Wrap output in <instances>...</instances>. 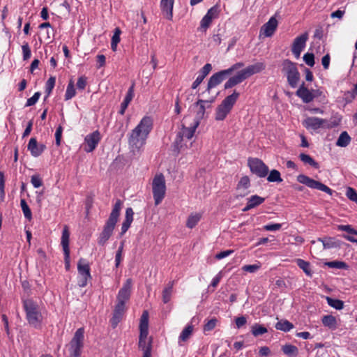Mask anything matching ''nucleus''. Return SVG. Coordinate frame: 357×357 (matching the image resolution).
Masks as SVG:
<instances>
[{"label": "nucleus", "instance_id": "1", "mask_svg": "<svg viewBox=\"0 0 357 357\" xmlns=\"http://www.w3.org/2000/svg\"><path fill=\"white\" fill-rule=\"evenodd\" d=\"M153 128V119L149 116H144L128 135V144L130 146L137 151L142 148L146 144Z\"/></svg>", "mask_w": 357, "mask_h": 357}, {"label": "nucleus", "instance_id": "2", "mask_svg": "<svg viewBox=\"0 0 357 357\" xmlns=\"http://www.w3.org/2000/svg\"><path fill=\"white\" fill-rule=\"evenodd\" d=\"M132 285V280L128 278L117 294V303L114 306L112 317L110 319L112 328H115L117 326L126 310V303L130 298Z\"/></svg>", "mask_w": 357, "mask_h": 357}, {"label": "nucleus", "instance_id": "3", "mask_svg": "<svg viewBox=\"0 0 357 357\" xmlns=\"http://www.w3.org/2000/svg\"><path fill=\"white\" fill-rule=\"evenodd\" d=\"M266 68V65L264 62H257L252 65L248 66L246 68L238 71L235 75L229 78L225 83V89H231L241 83L244 80L251 77L252 75L259 73Z\"/></svg>", "mask_w": 357, "mask_h": 357}, {"label": "nucleus", "instance_id": "4", "mask_svg": "<svg viewBox=\"0 0 357 357\" xmlns=\"http://www.w3.org/2000/svg\"><path fill=\"white\" fill-rule=\"evenodd\" d=\"M149 334V312L144 310L140 318L138 348L144 351L142 357H151L153 337L146 339Z\"/></svg>", "mask_w": 357, "mask_h": 357}, {"label": "nucleus", "instance_id": "5", "mask_svg": "<svg viewBox=\"0 0 357 357\" xmlns=\"http://www.w3.org/2000/svg\"><path fill=\"white\" fill-rule=\"evenodd\" d=\"M23 307L28 323L36 328H40L43 316L38 305L32 299H26L23 301Z\"/></svg>", "mask_w": 357, "mask_h": 357}, {"label": "nucleus", "instance_id": "6", "mask_svg": "<svg viewBox=\"0 0 357 357\" xmlns=\"http://www.w3.org/2000/svg\"><path fill=\"white\" fill-rule=\"evenodd\" d=\"M239 96L240 93L234 90L231 95L227 96L223 99L215 109V119L216 121H223L226 119L236 102Z\"/></svg>", "mask_w": 357, "mask_h": 357}, {"label": "nucleus", "instance_id": "7", "mask_svg": "<svg viewBox=\"0 0 357 357\" xmlns=\"http://www.w3.org/2000/svg\"><path fill=\"white\" fill-rule=\"evenodd\" d=\"M152 192L155 204H160L166 194L165 178L162 173L155 175L152 181Z\"/></svg>", "mask_w": 357, "mask_h": 357}, {"label": "nucleus", "instance_id": "8", "mask_svg": "<svg viewBox=\"0 0 357 357\" xmlns=\"http://www.w3.org/2000/svg\"><path fill=\"white\" fill-rule=\"evenodd\" d=\"M282 72L287 76V82L292 88H296L300 80V73L296 63L285 59L282 62Z\"/></svg>", "mask_w": 357, "mask_h": 357}, {"label": "nucleus", "instance_id": "9", "mask_svg": "<svg viewBox=\"0 0 357 357\" xmlns=\"http://www.w3.org/2000/svg\"><path fill=\"white\" fill-rule=\"evenodd\" d=\"M337 123L329 122L327 119L319 117H307L303 121V126L307 130H317L319 128L331 129L337 126Z\"/></svg>", "mask_w": 357, "mask_h": 357}, {"label": "nucleus", "instance_id": "10", "mask_svg": "<svg viewBox=\"0 0 357 357\" xmlns=\"http://www.w3.org/2000/svg\"><path fill=\"white\" fill-rule=\"evenodd\" d=\"M297 181L307 187L312 189H317L321 191H323L330 195H332L333 190H331L329 187L324 185V183L314 180L313 178H310L309 176L304 174H299L297 176Z\"/></svg>", "mask_w": 357, "mask_h": 357}, {"label": "nucleus", "instance_id": "11", "mask_svg": "<svg viewBox=\"0 0 357 357\" xmlns=\"http://www.w3.org/2000/svg\"><path fill=\"white\" fill-rule=\"evenodd\" d=\"M248 165L250 171L260 178L266 176L268 173V166L260 159L249 158Z\"/></svg>", "mask_w": 357, "mask_h": 357}, {"label": "nucleus", "instance_id": "12", "mask_svg": "<svg viewBox=\"0 0 357 357\" xmlns=\"http://www.w3.org/2000/svg\"><path fill=\"white\" fill-rule=\"evenodd\" d=\"M101 140V135L98 130L87 135L84 138L83 149L86 153L93 151Z\"/></svg>", "mask_w": 357, "mask_h": 357}, {"label": "nucleus", "instance_id": "13", "mask_svg": "<svg viewBox=\"0 0 357 357\" xmlns=\"http://www.w3.org/2000/svg\"><path fill=\"white\" fill-rule=\"evenodd\" d=\"M219 13L220 10L217 6H214L208 9L206 14L202 19L198 29L206 32L211 26L212 21L218 17Z\"/></svg>", "mask_w": 357, "mask_h": 357}, {"label": "nucleus", "instance_id": "14", "mask_svg": "<svg viewBox=\"0 0 357 357\" xmlns=\"http://www.w3.org/2000/svg\"><path fill=\"white\" fill-rule=\"evenodd\" d=\"M77 270L79 274L81 275V279L79 282V286L84 287L87 284L89 279H91L90 273V266L86 259L81 258L77 263Z\"/></svg>", "mask_w": 357, "mask_h": 357}, {"label": "nucleus", "instance_id": "15", "mask_svg": "<svg viewBox=\"0 0 357 357\" xmlns=\"http://www.w3.org/2000/svg\"><path fill=\"white\" fill-rule=\"evenodd\" d=\"M308 39V33L307 32L297 36L292 44L291 52L296 59L301 56V53L305 48L306 42Z\"/></svg>", "mask_w": 357, "mask_h": 357}, {"label": "nucleus", "instance_id": "16", "mask_svg": "<svg viewBox=\"0 0 357 357\" xmlns=\"http://www.w3.org/2000/svg\"><path fill=\"white\" fill-rule=\"evenodd\" d=\"M229 75L226 70H222L213 74L208 79L206 91L209 92L211 89L219 85Z\"/></svg>", "mask_w": 357, "mask_h": 357}, {"label": "nucleus", "instance_id": "17", "mask_svg": "<svg viewBox=\"0 0 357 357\" xmlns=\"http://www.w3.org/2000/svg\"><path fill=\"white\" fill-rule=\"evenodd\" d=\"M277 27L278 20L275 17H271L269 20L261 27L260 36L271 37L274 34Z\"/></svg>", "mask_w": 357, "mask_h": 357}, {"label": "nucleus", "instance_id": "18", "mask_svg": "<svg viewBox=\"0 0 357 357\" xmlns=\"http://www.w3.org/2000/svg\"><path fill=\"white\" fill-rule=\"evenodd\" d=\"M45 149L46 146L43 144H38L35 137H31L27 145V149L30 151L31 155L35 158L40 156Z\"/></svg>", "mask_w": 357, "mask_h": 357}, {"label": "nucleus", "instance_id": "19", "mask_svg": "<svg viewBox=\"0 0 357 357\" xmlns=\"http://www.w3.org/2000/svg\"><path fill=\"white\" fill-rule=\"evenodd\" d=\"M250 186V181L248 176L241 178L236 187V197H243L248 195V188Z\"/></svg>", "mask_w": 357, "mask_h": 357}, {"label": "nucleus", "instance_id": "20", "mask_svg": "<svg viewBox=\"0 0 357 357\" xmlns=\"http://www.w3.org/2000/svg\"><path fill=\"white\" fill-rule=\"evenodd\" d=\"M296 94L298 97L302 99L303 102L309 103L314 100L312 93L306 86L304 82L300 86L296 91Z\"/></svg>", "mask_w": 357, "mask_h": 357}, {"label": "nucleus", "instance_id": "21", "mask_svg": "<svg viewBox=\"0 0 357 357\" xmlns=\"http://www.w3.org/2000/svg\"><path fill=\"white\" fill-rule=\"evenodd\" d=\"M174 0H161L160 8L165 17L172 20L173 17V6Z\"/></svg>", "mask_w": 357, "mask_h": 357}, {"label": "nucleus", "instance_id": "22", "mask_svg": "<svg viewBox=\"0 0 357 357\" xmlns=\"http://www.w3.org/2000/svg\"><path fill=\"white\" fill-rule=\"evenodd\" d=\"M122 204L123 203L120 199L116 200L113 206V208L112 210V212L110 213L109 218L107 223H117L119 220V217L120 215V211L121 209Z\"/></svg>", "mask_w": 357, "mask_h": 357}, {"label": "nucleus", "instance_id": "23", "mask_svg": "<svg viewBox=\"0 0 357 357\" xmlns=\"http://www.w3.org/2000/svg\"><path fill=\"white\" fill-rule=\"evenodd\" d=\"M199 124V121L198 120H195L193 125L190 127H185L183 125L182 128L179 132L183 137V138L190 139L194 136L195 130Z\"/></svg>", "mask_w": 357, "mask_h": 357}, {"label": "nucleus", "instance_id": "24", "mask_svg": "<svg viewBox=\"0 0 357 357\" xmlns=\"http://www.w3.org/2000/svg\"><path fill=\"white\" fill-rule=\"evenodd\" d=\"M265 199L259 195H252L250 197L248 198V202L246 206L243 209V211H247L250 210L251 208H255L257 206L261 204L264 202Z\"/></svg>", "mask_w": 357, "mask_h": 357}, {"label": "nucleus", "instance_id": "25", "mask_svg": "<svg viewBox=\"0 0 357 357\" xmlns=\"http://www.w3.org/2000/svg\"><path fill=\"white\" fill-rule=\"evenodd\" d=\"M116 225H106L100 234L98 243L103 245L112 234Z\"/></svg>", "mask_w": 357, "mask_h": 357}, {"label": "nucleus", "instance_id": "26", "mask_svg": "<svg viewBox=\"0 0 357 357\" xmlns=\"http://www.w3.org/2000/svg\"><path fill=\"white\" fill-rule=\"evenodd\" d=\"M213 100L211 101H208V100H198L197 102H196V105L199 107V109L198 111L197 112V115H196V119L195 120H198L199 121H200V119H203L204 116V114H205V111H206V105H207V107H211V102H212Z\"/></svg>", "mask_w": 357, "mask_h": 357}, {"label": "nucleus", "instance_id": "27", "mask_svg": "<svg viewBox=\"0 0 357 357\" xmlns=\"http://www.w3.org/2000/svg\"><path fill=\"white\" fill-rule=\"evenodd\" d=\"M84 328H78L74 334L73 337L70 342V344H75L83 348L84 347Z\"/></svg>", "mask_w": 357, "mask_h": 357}, {"label": "nucleus", "instance_id": "28", "mask_svg": "<svg viewBox=\"0 0 357 357\" xmlns=\"http://www.w3.org/2000/svg\"><path fill=\"white\" fill-rule=\"evenodd\" d=\"M318 241L323 243L324 249H330L332 248H340V243L339 241H335L333 237H323L318 238Z\"/></svg>", "mask_w": 357, "mask_h": 357}, {"label": "nucleus", "instance_id": "29", "mask_svg": "<svg viewBox=\"0 0 357 357\" xmlns=\"http://www.w3.org/2000/svg\"><path fill=\"white\" fill-rule=\"evenodd\" d=\"M351 142V137L349 136L347 131H343L340 133L339 137L336 141V146L340 147H347Z\"/></svg>", "mask_w": 357, "mask_h": 357}, {"label": "nucleus", "instance_id": "30", "mask_svg": "<svg viewBox=\"0 0 357 357\" xmlns=\"http://www.w3.org/2000/svg\"><path fill=\"white\" fill-rule=\"evenodd\" d=\"M321 321L324 326H326L330 329L335 330L337 327V319L331 314L324 316L321 319Z\"/></svg>", "mask_w": 357, "mask_h": 357}, {"label": "nucleus", "instance_id": "31", "mask_svg": "<svg viewBox=\"0 0 357 357\" xmlns=\"http://www.w3.org/2000/svg\"><path fill=\"white\" fill-rule=\"evenodd\" d=\"M69 237H70L69 228L67 225H66L63 229L62 236H61V245L63 247V252H70Z\"/></svg>", "mask_w": 357, "mask_h": 357}, {"label": "nucleus", "instance_id": "32", "mask_svg": "<svg viewBox=\"0 0 357 357\" xmlns=\"http://www.w3.org/2000/svg\"><path fill=\"white\" fill-rule=\"evenodd\" d=\"M281 350L289 357H296L298 355V349L297 347L290 344L283 345Z\"/></svg>", "mask_w": 357, "mask_h": 357}, {"label": "nucleus", "instance_id": "33", "mask_svg": "<svg viewBox=\"0 0 357 357\" xmlns=\"http://www.w3.org/2000/svg\"><path fill=\"white\" fill-rule=\"evenodd\" d=\"M300 160L305 164H307L314 169H319V165L317 162H316L310 155L305 153H301L299 155Z\"/></svg>", "mask_w": 357, "mask_h": 357}, {"label": "nucleus", "instance_id": "34", "mask_svg": "<svg viewBox=\"0 0 357 357\" xmlns=\"http://www.w3.org/2000/svg\"><path fill=\"white\" fill-rule=\"evenodd\" d=\"M296 262L297 266L303 271V272L308 276H312V273L310 269V264L302 259H296Z\"/></svg>", "mask_w": 357, "mask_h": 357}, {"label": "nucleus", "instance_id": "35", "mask_svg": "<svg viewBox=\"0 0 357 357\" xmlns=\"http://www.w3.org/2000/svg\"><path fill=\"white\" fill-rule=\"evenodd\" d=\"M275 327L277 330L288 332L294 328V324L285 319L277 322Z\"/></svg>", "mask_w": 357, "mask_h": 357}, {"label": "nucleus", "instance_id": "36", "mask_svg": "<svg viewBox=\"0 0 357 357\" xmlns=\"http://www.w3.org/2000/svg\"><path fill=\"white\" fill-rule=\"evenodd\" d=\"M75 95L76 90L75 89L74 82L73 79H70L66 88L64 99L65 100H69L75 97Z\"/></svg>", "mask_w": 357, "mask_h": 357}, {"label": "nucleus", "instance_id": "37", "mask_svg": "<svg viewBox=\"0 0 357 357\" xmlns=\"http://www.w3.org/2000/svg\"><path fill=\"white\" fill-rule=\"evenodd\" d=\"M326 299L328 304L336 310H342L344 307V302L340 299L333 298L326 296Z\"/></svg>", "mask_w": 357, "mask_h": 357}, {"label": "nucleus", "instance_id": "38", "mask_svg": "<svg viewBox=\"0 0 357 357\" xmlns=\"http://www.w3.org/2000/svg\"><path fill=\"white\" fill-rule=\"evenodd\" d=\"M68 351L69 355L66 357H79L82 353V347L72 344L70 343L68 344Z\"/></svg>", "mask_w": 357, "mask_h": 357}, {"label": "nucleus", "instance_id": "39", "mask_svg": "<svg viewBox=\"0 0 357 357\" xmlns=\"http://www.w3.org/2000/svg\"><path fill=\"white\" fill-rule=\"evenodd\" d=\"M251 332L254 336L257 337L267 333L268 330L263 325L255 324L252 326Z\"/></svg>", "mask_w": 357, "mask_h": 357}, {"label": "nucleus", "instance_id": "40", "mask_svg": "<svg viewBox=\"0 0 357 357\" xmlns=\"http://www.w3.org/2000/svg\"><path fill=\"white\" fill-rule=\"evenodd\" d=\"M183 140V137L180 134V132H177L175 140L173 143V151L176 153H178L180 152L181 149L183 146L182 142Z\"/></svg>", "mask_w": 357, "mask_h": 357}, {"label": "nucleus", "instance_id": "41", "mask_svg": "<svg viewBox=\"0 0 357 357\" xmlns=\"http://www.w3.org/2000/svg\"><path fill=\"white\" fill-rule=\"evenodd\" d=\"M134 86L135 84H132L130 87L128 89L126 96L123 100V101L121 102V105L128 107L130 102L132 101L133 97H134Z\"/></svg>", "mask_w": 357, "mask_h": 357}, {"label": "nucleus", "instance_id": "42", "mask_svg": "<svg viewBox=\"0 0 357 357\" xmlns=\"http://www.w3.org/2000/svg\"><path fill=\"white\" fill-rule=\"evenodd\" d=\"M20 206L24 217L27 219V220L30 221L32 218V213L31 209L29 208V206H28L24 199H22L20 200Z\"/></svg>", "mask_w": 357, "mask_h": 357}, {"label": "nucleus", "instance_id": "43", "mask_svg": "<svg viewBox=\"0 0 357 357\" xmlns=\"http://www.w3.org/2000/svg\"><path fill=\"white\" fill-rule=\"evenodd\" d=\"M56 77L51 76L45 83V99L52 93V90L55 86Z\"/></svg>", "mask_w": 357, "mask_h": 357}, {"label": "nucleus", "instance_id": "44", "mask_svg": "<svg viewBox=\"0 0 357 357\" xmlns=\"http://www.w3.org/2000/svg\"><path fill=\"white\" fill-rule=\"evenodd\" d=\"M267 181L268 182H278L280 183L282 181V178H281V175L279 171L276 169H273L270 172Z\"/></svg>", "mask_w": 357, "mask_h": 357}, {"label": "nucleus", "instance_id": "45", "mask_svg": "<svg viewBox=\"0 0 357 357\" xmlns=\"http://www.w3.org/2000/svg\"><path fill=\"white\" fill-rule=\"evenodd\" d=\"M325 264L329 268H333L347 269L349 268V266L345 262L341 261H328L326 262Z\"/></svg>", "mask_w": 357, "mask_h": 357}, {"label": "nucleus", "instance_id": "46", "mask_svg": "<svg viewBox=\"0 0 357 357\" xmlns=\"http://www.w3.org/2000/svg\"><path fill=\"white\" fill-rule=\"evenodd\" d=\"M193 331V326L192 325L187 326L181 332L179 339L183 342L188 340Z\"/></svg>", "mask_w": 357, "mask_h": 357}, {"label": "nucleus", "instance_id": "47", "mask_svg": "<svg viewBox=\"0 0 357 357\" xmlns=\"http://www.w3.org/2000/svg\"><path fill=\"white\" fill-rule=\"evenodd\" d=\"M22 50L23 54V59L24 61L29 59L31 56V52L28 43H24L22 46Z\"/></svg>", "mask_w": 357, "mask_h": 357}, {"label": "nucleus", "instance_id": "48", "mask_svg": "<svg viewBox=\"0 0 357 357\" xmlns=\"http://www.w3.org/2000/svg\"><path fill=\"white\" fill-rule=\"evenodd\" d=\"M5 176L3 172H0V200L3 201L5 197Z\"/></svg>", "mask_w": 357, "mask_h": 357}, {"label": "nucleus", "instance_id": "49", "mask_svg": "<svg viewBox=\"0 0 357 357\" xmlns=\"http://www.w3.org/2000/svg\"><path fill=\"white\" fill-rule=\"evenodd\" d=\"M31 183L33 185V186L36 188H40L43 184V180L38 174H34L31 176Z\"/></svg>", "mask_w": 357, "mask_h": 357}, {"label": "nucleus", "instance_id": "50", "mask_svg": "<svg viewBox=\"0 0 357 357\" xmlns=\"http://www.w3.org/2000/svg\"><path fill=\"white\" fill-rule=\"evenodd\" d=\"M347 197L351 201L357 203V191L351 187H348L346 191Z\"/></svg>", "mask_w": 357, "mask_h": 357}, {"label": "nucleus", "instance_id": "51", "mask_svg": "<svg viewBox=\"0 0 357 357\" xmlns=\"http://www.w3.org/2000/svg\"><path fill=\"white\" fill-rule=\"evenodd\" d=\"M40 95V92H36L32 97L27 99L25 107L34 105L38 102Z\"/></svg>", "mask_w": 357, "mask_h": 357}, {"label": "nucleus", "instance_id": "52", "mask_svg": "<svg viewBox=\"0 0 357 357\" xmlns=\"http://www.w3.org/2000/svg\"><path fill=\"white\" fill-rule=\"evenodd\" d=\"M303 60L305 62V63L310 66L313 67L315 62H314V56L312 53H306L303 56Z\"/></svg>", "mask_w": 357, "mask_h": 357}, {"label": "nucleus", "instance_id": "53", "mask_svg": "<svg viewBox=\"0 0 357 357\" xmlns=\"http://www.w3.org/2000/svg\"><path fill=\"white\" fill-rule=\"evenodd\" d=\"M338 229L341 231H344L348 233V234H355L357 235V230L351 227L349 225H339Z\"/></svg>", "mask_w": 357, "mask_h": 357}, {"label": "nucleus", "instance_id": "54", "mask_svg": "<svg viewBox=\"0 0 357 357\" xmlns=\"http://www.w3.org/2000/svg\"><path fill=\"white\" fill-rule=\"evenodd\" d=\"M218 322V319L216 318H213L208 321L206 324L204 326V331H212L216 326V324Z\"/></svg>", "mask_w": 357, "mask_h": 357}, {"label": "nucleus", "instance_id": "55", "mask_svg": "<svg viewBox=\"0 0 357 357\" xmlns=\"http://www.w3.org/2000/svg\"><path fill=\"white\" fill-rule=\"evenodd\" d=\"M123 242H121V245L119 246L115 256V262H116V267H119L121 261V257H122V252L123 249Z\"/></svg>", "mask_w": 357, "mask_h": 357}, {"label": "nucleus", "instance_id": "56", "mask_svg": "<svg viewBox=\"0 0 357 357\" xmlns=\"http://www.w3.org/2000/svg\"><path fill=\"white\" fill-rule=\"evenodd\" d=\"M133 215L134 212L132 208L130 207L127 208L126 210L125 220L123 223H132L133 221Z\"/></svg>", "mask_w": 357, "mask_h": 357}, {"label": "nucleus", "instance_id": "57", "mask_svg": "<svg viewBox=\"0 0 357 357\" xmlns=\"http://www.w3.org/2000/svg\"><path fill=\"white\" fill-rule=\"evenodd\" d=\"M260 268V265L259 264H252V265H245L242 267V269L244 271L249 273H255Z\"/></svg>", "mask_w": 357, "mask_h": 357}, {"label": "nucleus", "instance_id": "58", "mask_svg": "<svg viewBox=\"0 0 357 357\" xmlns=\"http://www.w3.org/2000/svg\"><path fill=\"white\" fill-rule=\"evenodd\" d=\"M245 66L244 63L243 62H237L232 66H231L229 68L225 69L227 72L228 73L229 75H231L233 72L235 70L243 68Z\"/></svg>", "mask_w": 357, "mask_h": 357}, {"label": "nucleus", "instance_id": "59", "mask_svg": "<svg viewBox=\"0 0 357 357\" xmlns=\"http://www.w3.org/2000/svg\"><path fill=\"white\" fill-rule=\"evenodd\" d=\"M63 128L61 126H59L55 132V142L56 146H60L61 140L62 137Z\"/></svg>", "mask_w": 357, "mask_h": 357}, {"label": "nucleus", "instance_id": "60", "mask_svg": "<svg viewBox=\"0 0 357 357\" xmlns=\"http://www.w3.org/2000/svg\"><path fill=\"white\" fill-rule=\"evenodd\" d=\"M212 70V66L211 63L205 64L200 70V75L203 76V77H206L211 70Z\"/></svg>", "mask_w": 357, "mask_h": 357}, {"label": "nucleus", "instance_id": "61", "mask_svg": "<svg viewBox=\"0 0 357 357\" xmlns=\"http://www.w3.org/2000/svg\"><path fill=\"white\" fill-rule=\"evenodd\" d=\"M86 77L84 76H81L77 79V87L79 90H84L86 86Z\"/></svg>", "mask_w": 357, "mask_h": 357}, {"label": "nucleus", "instance_id": "62", "mask_svg": "<svg viewBox=\"0 0 357 357\" xmlns=\"http://www.w3.org/2000/svg\"><path fill=\"white\" fill-rule=\"evenodd\" d=\"M202 215V213L192 214L191 215L189 216L187 223L191 224L198 222L200 220Z\"/></svg>", "mask_w": 357, "mask_h": 357}, {"label": "nucleus", "instance_id": "63", "mask_svg": "<svg viewBox=\"0 0 357 357\" xmlns=\"http://www.w3.org/2000/svg\"><path fill=\"white\" fill-rule=\"evenodd\" d=\"M234 252V250H224V251H222L218 254L215 255V258L216 259H222L229 255H230L231 253Z\"/></svg>", "mask_w": 357, "mask_h": 357}, {"label": "nucleus", "instance_id": "64", "mask_svg": "<svg viewBox=\"0 0 357 357\" xmlns=\"http://www.w3.org/2000/svg\"><path fill=\"white\" fill-rule=\"evenodd\" d=\"M331 57L328 54L324 56L321 59V63L325 70L328 69L330 65Z\"/></svg>", "mask_w": 357, "mask_h": 357}]
</instances>
